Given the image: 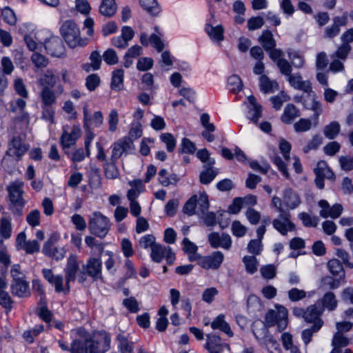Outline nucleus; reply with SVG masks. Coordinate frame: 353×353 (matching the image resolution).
I'll use <instances>...</instances> for the list:
<instances>
[{
    "label": "nucleus",
    "instance_id": "f257e3e1",
    "mask_svg": "<svg viewBox=\"0 0 353 353\" xmlns=\"http://www.w3.org/2000/svg\"><path fill=\"white\" fill-rule=\"evenodd\" d=\"M110 338L105 332H94L87 336L83 342L73 341L71 353H105L110 348Z\"/></svg>",
    "mask_w": 353,
    "mask_h": 353
},
{
    "label": "nucleus",
    "instance_id": "f03ea898",
    "mask_svg": "<svg viewBox=\"0 0 353 353\" xmlns=\"http://www.w3.org/2000/svg\"><path fill=\"white\" fill-rule=\"evenodd\" d=\"M290 85L296 90L303 91L305 94L303 107L309 110H318L321 109V105L316 100V94L312 90L310 81L303 80L300 73H295L288 78Z\"/></svg>",
    "mask_w": 353,
    "mask_h": 353
},
{
    "label": "nucleus",
    "instance_id": "7ed1b4c3",
    "mask_svg": "<svg viewBox=\"0 0 353 353\" xmlns=\"http://www.w3.org/2000/svg\"><path fill=\"white\" fill-rule=\"evenodd\" d=\"M301 203L300 195L291 188H286L283 190L281 198L274 196L271 201L272 207L277 212L295 210Z\"/></svg>",
    "mask_w": 353,
    "mask_h": 353
},
{
    "label": "nucleus",
    "instance_id": "20e7f679",
    "mask_svg": "<svg viewBox=\"0 0 353 353\" xmlns=\"http://www.w3.org/2000/svg\"><path fill=\"white\" fill-rule=\"evenodd\" d=\"M62 37L71 48L84 47L88 43V39L80 37V29L77 25L71 20L66 21L60 28Z\"/></svg>",
    "mask_w": 353,
    "mask_h": 353
},
{
    "label": "nucleus",
    "instance_id": "39448f33",
    "mask_svg": "<svg viewBox=\"0 0 353 353\" xmlns=\"http://www.w3.org/2000/svg\"><path fill=\"white\" fill-rule=\"evenodd\" d=\"M288 310L282 305H276L270 310L265 316V326H276L279 332L285 330L288 324Z\"/></svg>",
    "mask_w": 353,
    "mask_h": 353
},
{
    "label": "nucleus",
    "instance_id": "423d86ee",
    "mask_svg": "<svg viewBox=\"0 0 353 353\" xmlns=\"http://www.w3.org/2000/svg\"><path fill=\"white\" fill-rule=\"evenodd\" d=\"M24 183L21 180H16L11 182L6 188L11 203L16 207L12 210L13 212L18 215H21L22 208L26 204L23 197Z\"/></svg>",
    "mask_w": 353,
    "mask_h": 353
},
{
    "label": "nucleus",
    "instance_id": "0eeeda50",
    "mask_svg": "<svg viewBox=\"0 0 353 353\" xmlns=\"http://www.w3.org/2000/svg\"><path fill=\"white\" fill-rule=\"evenodd\" d=\"M110 219L99 212H94L89 219L90 232L99 238H104L110 229Z\"/></svg>",
    "mask_w": 353,
    "mask_h": 353
},
{
    "label": "nucleus",
    "instance_id": "6e6552de",
    "mask_svg": "<svg viewBox=\"0 0 353 353\" xmlns=\"http://www.w3.org/2000/svg\"><path fill=\"white\" fill-rule=\"evenodd\" d=\"M65 278L70 283L77 279L81 283L86 280L85 272L79 269V263L76 255H70L68 259L67 264L64 270Z\"/></svg>",
    "mask_w": 353,
    "mask_h": 353
},
{
    "label": "nucleus",
    "instance_id": "1a4fd4ad",
    "mask_svg": "<svg viewBox=\"0 0 353 353\" xmlns=\"http://www.w3.org/2000/svg\"><path fill=\"white\" fill-rule=\"evenodd\" d=\"M43 278L54 288L57 293L68 294L70 291V284L61 274H54L51 269L43 268L41 271Z\"/></svg>",
    "mask_w": 353,
    "mask_h": 353
},
{
    "label": "nucleus",
    "instance_id": "9d476101",
    "mask_svg": "<svg viewBox=\"0 0 353 353\" xmlns=\"http://www.w3.org/2000/svg\"><path fill=\"white\" fill-rule=\"evenodd\" d=\"M111 161H117L123 154H127L134 150L133 139L124 137L118 139L111 146Z\"/></svg>",
    "mask_w": 353,
    "mask_h": 353
},
{
    "label": "nucleus",
    "instance_id": "9b49d317",
    "mask_svg": "<svg viewBox=\"0 0 353 353\" xmlns=\"http://www.w3.org/2000/svg\"><path fill=\"white\" fill-rule=\"evenodd\" d=\"M59 236L57 234H52L48 239L45 242L43 246V253L56 261L61 260L64 258L65 250L63 247H57L55 243L58 241Z\"/></svg>",
    "mask_w": 353,
    "mask_h": 353
},
{
    "label": "nucleus",
    "instance_id": "f8f14e48",
    "mask_svg": "<svg viewBox=\"0 0 353 353\" xmlns=\"http://www.w3.org/2000/svg\"><path fill=\"white\" fill-rule=\"evenodd\" d=\"M347 23L348 15L347 12H344L341 16L334 17L332 25L324 29L323 37L325 39H334L340 34L341 27L345 26Z\"/></svg>",
    "mask_w": 353,
    "mask_h": 353
},
{
    "label": "nucleus",
    "instance_id": "ddd939ff",
    "mask_svg": "<svg viewBox=\"0 0 353 353\" xmlns=\"http://www.w3.org/2000/svg\"><path fill=\"white\" fill-rule=\"evenodd\" d=\"M279 212L278 218L273 220L274 228L282 235H286L288 232L294 231L296 226L290 220V213L288 211Z\"/></svg>",
    "mask_w": 353,
    "mask_h": 353
},
{
    "label": "nucleus",
    "instance_id": "4468645a",
    "mask_svg": "<svg viewBox=\"0 0 353 353\" xmlns=\"http://www.w3.org/2000/svg\"><path fill=\"white\" fill-rule=\"evenodd\" d=\"M318 206L321 208L319 211V216L322 218L327 219L330 217L332 219L339 218L343 211V208L340 203H335L330 205L327 201L321 199L318 202Z\"/></svg>",
    "mask_w": 353,
    "mask_h": 353
},
{
    "label": "nucleus",
    "instance_id": "2eb2a0df",
    "mask_svg": "<svg viewBox=\"0 0 353 353\" xmlns=\"http://www.w3.org/2000/svg\"><path fill=\"white\" fill-rule=\"evenodd\" d=\"M81 134V131L79 125H73L70 130L67 126H64L60 139L61 145L64 149L70 148L75 144Z\"/></svg>",
    "mask_w": 353,
    "mask_h": 353
},
{
    "label": "nucleus",
    "instance_id": "dca6fc26",
    "mask_svg": "<svg viewBox=\"0 0 353 353\" xmlns=\"http://www.w3.org/2000/svg\"><path fill=\"white\" fill-rule=\"evenodd\" d=\"M224 255L220 251L212 252L206 256H200L198 264L204 269H218L223 261Z\"/></svg>",
    "mask_w": 353,
    "mask_h": 353
},
{
    "label": "nucleus",
    "instance_id": "f3484780",
    "mask_svg": "<svg viewBox=\"0 0 353 353\" xmlns=\"http://www.w3.org/2000/svg\"><path fill=\"white\" fill-rule=\"evenodd\" d=\"M28 149V145L23 142L20 137H13L8 144L6 154L20 160Z\"/></svg>",
    "mask_w": 353,
    "mask_h": 353
},
{
    "label": "nucleus",
    "instance_id": "a211bd4d",
    "mask_svg": "<svg viewBox=\"0 0 353 353\" xmlns=\"http://www.w3.org/2000/svg\"><path fill=\"white\" fill-rule=\"evenodd\" d=\"M85 276H90L94 281L102 279V263L99 259L90 258L83 265Z\"/></svg>",
    "mask_w": 353,
    "mask_h": 353
},
{
    "label": "nucleus",
    "instance_id": "6ab92c4d",
    "mask_svg": "<svg viewBox=\"0 0 353 353\" xmlns=\"http://www.w3.org/2000/svg\"><path fill=\"white\" fill-rule=\"evenodd\" d=\"M48 54L52 57H61L65 54V46L62 40L58 37H52L44 44Z\"/></svg>",
    "mask_w": 353,
    "mask_h": 353
},
{
    "label": "nucleus",
    "instance_id": "aec40b11",
    "mask_svg": "<svg viewBox=\"0 0 353 353\" xmlns=\"http://www.w3.org/2000/svg\"><path fill=\"white\" fill-rule=\"evenodd\" d=\"M208 241L214 248L221 247L228 250L232 245L231 237L228 234L219 235L217 232H212L208 235Z\"/></svg>",
    "mask_w": 353,
    "mask_h": 353
},
{
    "label": "nucleus",
    "instance_id": "412c9836",
    "mask_svg": "<svg viewBox=\"0 0 353 353\" xmlns=\"http://www.w3.org/2000/svg\"><path fill=\"white\" fill-rule=\"evenodd\" d=\"M225 316L223 314H219L210 323L213 330H219L225 334L229 337L234 336V332L228 322L225 319Z\"/></svg>",
    "mask_w": 353,
    "mask_h": 353
},
{
    "label": "nucleus",
    "instance_id": "4be33fe9",
    "mask_svg": "<svg viewBox=\"0 0 353 353\" xmlns=\"http://www.w3.org/2000/svg\"><path fill=\"white\" fill-rule=\"evenodd\" d=\"M205 348L210 353H221L222 345L221 337L215 334H207Z\"/></svg>",
    "mask_w": 353,
    "mask_h": 353
},
{
    "label": "nucleus",
    "instance_id": "5701e85b",
    "mask_svg": "<svg viewBox=\"0 0 353 353\" xmlns=\"http://www.w3.org/2000/svg\"><path fill=\"white\" fill-rule=\"evenodd\" d=\"M323 312V308L318 303L311 305L305 310V320L308 323L315 324L319 321H323L320 318Z\"/></svg>",
    "mask_w": 353,
    "mask_h": 353
},
{
    "label": "nucleus",
    "instance_id": "b1692460",
    "mask_svg": "<svg viewBox=\"0 0 353 353\" xmlns=\"http://www.w3.org/2000/svg\"><path fill=\"white\" fill-rule=\"evenodd\" d=\"M323 310L327 309L329 311L334 310L338 306V300L335 294L331 291L327 292L317 302Z\"/></svg>",
    "mask_w": 353,
    "mask_h": 353
},
{
    "label": "nucleus",
    "instance_id": "393cba45",
    "mask_svg": "<svg viewBox=\"0 0 353 353\" xmlns=\"http://www.w3.org/2000/svg\"><path fill=\"white\" fill-rule=\"evenodd\" d=\"M12 293L21 298L28 297L30 294V288L26 280L12 282L11 285Z\"/></svg>",
    "mask_w": 353,
    "mask_h": 353
},
{
    "label": "nucleus",
    "instance_id": "a878e982",
    "mask_svg": "<svg viewBox=\"0 0 353 353\" xmlns=\"http://www.w3.org/2000/svg\"><path fill=\"white\" fill-rule=\"evenodd\" d=\"M350 343V339L340 332H336L334 334L332 346V350L330 353H341L342 348L347 346Z\"/></svg>",
    "mask_w": 353,
    "mask_h": 353
},
{
    "label": "nucleus",
    "instance_id": "bb28decb",
    "mask_svg": "<svg viewBox=\"0 0 353 353\" xmlns=\"http://www.w3.org/2000/svg\"><path fill=\"white\" fill-rule=\"evenodd\" d=\"M85 125L91 128L102 123L103 117L101 112H84Z\"/></svg>",
    "mask_w": 353,
    "mask_h": 353
},
{
    "label": "nucleus",
    "instance_id": "cd10ccee",
    "mask_svg": "<svg viewBox=\"0 0 353 353\" xmlns=\"http://www.w3.org/2000/svg\"><path fill=\"white\" fill-rule=\"evenodd\" d=\"M343 263L338 259H332L327 261V268L330 273L334 276H340V279L345 278V272Z\"/></svg>",
    "mask_w": 353,
    "mask_h": 353
},
{
    "label": "nucleus",
    "instance_id": "c85d7f7f",
    "mask_svg": "<svg viewBox=\"0 0 353 353\" xmlns=\"http://www.w3.org/2000/svg\"><path fill=\"white\" fill-rule=\"evenodd\" d=\"M131 188L127 192L128 200H137L139 194L143 192L144 186L141 180L136 179L128 182Z\"/></svg>",
    "mask_w": 353,
    "mask_h": 353
},
{
    "label": "nucleus",
    "instance_id": "c756f323",
    "mask_svg": "<svg viewBox=\"0 0 353 353\" xmlns=\"http://www.w3.org/2000/svg\"><path fill=\"white\" fill-rule=\"evenodd\" d=\"M318 114H315L310 119H301L294 124V130L297 132H305L309 130L312 125H317Z\"/></svg>",
    "mask_w": 353,
    "mask_h": 353
},
{
    "label": "nucleus",
    "instance_id": "7c9ffc66",
    "mask_svg": "<svg viewBox=\"0 0 353 353\" xmlns=\"http://www.w3.org/2000/svg\"><path fill=\"white\" fill-rule=\"evenodd\" d=\"M182 243L183 245V251L189 255V260L190 261H197L201 255L196 252L198 249L196 245L190 241L188 238H184Z\"/></svg>",
    "mask_w": 353,
    "mask_h": 353
},
{
    "label": "nucleus",
    "instance_id": "2f4dec72",
    "mask_svg": "<svg viewBox=\"0 0 353 353\" xmlns=\"http://www.w3.org/2000/svg\"><path fill=\"white\" fill-rule=\"evenodd\" d=\"M259 41L265 51H270L276 46V41L273 34L271 31L268 30L262 32L261 35L259 37Z\"/></svg>",
    "mask_w": 353,
    "mask_h": 353
},
{
    "label": "nucleus",
    "instance_id": "473e14b6",
    "mask_svg": "<svg viewBox=\"0 0 353 353\" xmlns=\"http://www.w3.org/2000/svg\"><path fill=\"white\" fill-rule=\"evenodd\" d=\"M41 103L46 108H50L56 103L54 92L49 87L44 86L40 94Z\"/></svg>",
    "mask_w": 353,
    "mask_h": 353
},
{
    "label": "nucleus",
    "instance_id": "72a5a7b5",
    "mask_svg": "<svg viewBox=\"0 0 353 353\" xmlns=\"http://www.w3.org/2000/svg\"><path fill=\"white\" fill-rule=\"evenodd\" d=\"M205 30L210 39L214 41H221L223 40L224 29L221 25L212 26L207 24Z\"/></svg>",
    "mask_w": 353,
    "mask_h": 353
},
{
    "label": "nucleus",
    "instance_id": "f704fd0d",
    "mask_svg": "<svg viewBox=\"0 0 353 353\" xmlns=\"http://www.w3.org/2000/svg\"><path fill=\"white\" fill-rule=\"evenodd\" d=\"M179 181V177L176 174H169L165 169H161L159 172V182L163 186L170 185H175Z\"/></svg>",
    "mask_w": 353,
    "mask_h": 353
},
{
    "label": "nucleus",
    "instance_id": "c9c22d12",
    "mask_svg": "<svg viewBox=\"0 0 353 353\" xmlns=\"http://www.w3.org/2000/svg\"><path fill=\"white\" fill-rule=\"evenodd\" d=\"M117 8L115 0H102L99 12L105 17H111L116 13Z\"/></svg>",
    "mask_w": 353,
    "mask_h": 353
},
{
    "label": "nucleus",
    "instance_id": "e433bc0d",
    "mask_svg": "<svg viewBox=\"0 0 353 353\" xmlns=\"http://www.w3.org/2000/svg\"><path fill=\"white\" fill-rule=\"evenodd\" d=\"M124 71L122 69L114 70L112 73L110 87L114 90H121L123 88Z\"/></svg>",
    "mask_w": 353,
    "mask_h": 353
},
{
    "label": "nucleus",
    "instance_id": "4c0bfd02",
    "mask_svg": "<svg viewBox=\"0 0 353 353\" xmlns=\"http://www.w3.org/2000/svg\"><path fill=\"white\" fill-rule=\"evenodd\" d=\"M260 88L265 93H272L279 89V84L276 81H272L266 75L260 77Z\"/></svg>",
    "mask_w": 353,
    "mask_h": 353
},
{
    "label": "nucleus",
    "instance_id": "58836bf2",
    "mask_svg": "<svg viewBox=\"0 0 353 353\" xmlns=\"http://www.w3.org/2000/svg\"><path fill=\"white\" fill-rule=\"evenodd\" d=\"M12 220L9 216H2L0 219V236L8 239L12 235Z\"/></svg>",
    "mask_w": 353,
    "mask_h": 353
},
{
    "label": "nucleus",
    "instance_id": "ea45409f",
    "mask_svg": "<svg viewBox=\"0 0 353 353\" xmlns=\"http://www.w3.org/2000/svg\"><path fill=\"white\" fill-rule=\"evenodd\" d=\"M314 172L316 175L322 176L330 180H334L335 179L334 174L324 161H321L317 163Z\"/></svg>",
    "mask_w": 353,
    "mask_h": 353
},
{
    "label": "nucleus",
    "instance_id": "a19ab883",
    "mask_svg": "<svg viewBox=\"0 0 353 353\" xmlns=\"http://www.w3.org/2000/svg\"><path fill=\"white\" fill-rule=\"evenodd\" d=\"M141 6L152 16L161 12V8L156 0H139Z\"/></svg>",
    "mask_w": 353,
    "mask_h": 353
},
{
    "label": "nucleus",
    "instance_id": "79ce46f5",
    "mask_svg": "<svg viewBox=\"0 0 353 353\" xmlns=\"http://www.w3.org/2000/svg\"><path fill=\"white\" fill-rule=\"evenodd\" d=\"M58 77L55 74V71L52 69H48L42 75L40 79V83L45 86L52 88L55 85Z\"/></svg>",
    "mask_w": 353,
    "mask_h": 353
},
{
    "label": "nucleus",
    "instance_id": "37998d69",
    "mask_svg": "<svg viewBox=\"0 0 353 353\" xmlns=\"http://www.w3.org/2000/svg\"><path fill=\"white\" fill-rule=\"evenodd\" d=\"M243 87V82L239 76L236 74L231 75L228 79V89L233 93H238Z\"/></svg>",
    "mask_w": 353,
    "mask_h": 353
},
{
    "label": "nucleus",
    "instance_id": "c03bdc74",
    "mask_svg": "<svg viewBox=\"0 0 353 353\" xmlns=\"http://www.w3.org/2000/svg\"><path fill=\"white\" fill-rule=\"evenodd\" d=\"M168 247H164L159 243H156L151 249L150 257L155 263H160L166 253Z\"/></svg>",
    "mask_w": 353,
    "mask_h": 353
},
{
    "label": "nucleus",
    "instance_id": "a18cd8bd",
    "mask_svg": "<svg viewBox=\"0 0 353 353\" xmlns=\"http://www.w3.org/2000/svg\"><path fill=\"white\" fill-rule=\"evenodd\" d=\"M339 285V280L335 279L330 276H325L321 278L319 288L322 290H325L327 289L334 290L338 288Z\"/></svg>",
    "mask_w": 353,
    "mask_h": 353
},
{
    "label": "nucleus",
    "instance_id": "49530a36",
    "mask_svg": "<svg viewBox=\"0 0 353 353\" xmlns=\"http://www.w3.org/2000/svg\"><path fill=\"white\" fill-rule=\"evenodd\" d=\"M323 325V321H319L310 329H305L302 332L301 336L305 345H307L312 340L314 333L318 332Z\"/></svg>",
    "mask_w": 353,
    "mask_h": 353
},
{
    "label": "nucleus",
    "instance_id": "de8ad7c7",
    "mask_svg": "<svg viewBox=\"0 0 353 353\" xmlns=\"http://www.w3.org/2000/svg\"><path fill=\"white\" fill-rule=\"evenodd\" d=\"M243 263L248 273L252 274L257 271L259 262L254 256H245Z\"/></svg>",
    "mask_w": 353,
    "mask_h": 353
},
{
    "label": "nucleus",
    "instance_id": "09e8293b",
    "mask_svg": "<svg viewBox=\"0 0 353 353\" xmlns=\"http://www.w3.org/2000/svg\"><path fill=\"white\" fill-rule=\"evenodd\" d=\"M352 48L350 45H344L341 43L336 48V51L331 54V59H339L341 61H345L350 54Z\"/></svg>",
    "mask_w": 353,
    "mask_h": 353
},
{
    "label": "nucleus",
    "instance_id": "8fccbe9b",
    "mask_svg": "<svg viewBox=\"0 0 353 353\" xmlns=\"http://www.w3.org/2000/svg\"><path fill=\"white\" fill-rule=\"evenodd\" d=\"M117 161L105 162L104 165L105 175L109 179H115L119 176V171L116 165Z\"/></svg>",
    "mask_w": 353,
    "mask_h": 353
},
{
    "label": "nucleus",
    "instance_id": "3c124183",
    "mask_svg": "<svg viewBox=\"0 0 353 353\" xmlns=\"http://www.w3.org/2000/svg\"><path fill=\"white\" fill-rule=\"evenodd\" d=\"M117 340L119 341L118 347L120 353H132L133 343L130 342L125 336L119 334Z\"/></svg>",
    "mask_w": 353,
    "mask_h": 353
},
{
    "label": "nucleus",
    "instance_id": "603ef678",
    "mask_svg": "<svg viewBox=\"0 0 353 353\" xmlns=\"http://www.w3.org/2000/svg\"><path fill=\"white\" fill-rule=\"evenodd\" d=\"M298 216L305 227L316 228L319 224V218L315 216H311L307 212H301L298 214Z\"/></svg>",
    "mask_w": 353,
    "mask_h": 353
},
{
    "label": "nucleus",
    "instance_id": "864d4df0",
    "mask_svg": "<svg viewBox=\"0 0 353 353\" xmlns=\"http://www.w3.org/2000/svg\"><path fill=\"white\" fill-rule=\"evenodd\" d=\"M335 254L338 257L339 260H341V263L345 266L350 269L353 268V263L350 261V256L345 250L336 248L335 250Z\"/></svg>",
    "mask_w": 353,
    "mask_h": 353
},
{
    "label": "nucleus",
    "instance_id": "5fc2aeb1",
    "mask_svg": "<svg viewBox=\"0 0 353 353\" xmlns=\"http://www.w3.org/2000/svg\"><path fill=\"white\" fill-rule=\"evenodd\" d=\"M160 139L165 144L168 152H172L174 150L176 141L172 134L168 132L163 133L160 136Z\"/></svg>",
    "mask_w": 353,
    "mask_h": 353
},
{
    "label": "nucleus",
    "instance_id": "6e6d98bb",
    "mask_svg": "<svg viewBox=\"0 0 353 353\" xmlns=\"http://www.w3.org/2000/svg\"><path fill=\"white\" fill-rule=\"evenodd\" d=\"M339 130L340 125L334 121L325 127L323 133L327 138L333 139L339 134Z\"/></svg>",
    "mask_w": 353,
    "mask_h": 353
},
{
    "label": "nucleus",
    "instance_id": "4d7b16f0",
    "mask_svg": "<svg viewBox=\"0 0 353 353\" xmlns=\"http://www.w3.org/2000/svg\"><path fill=\"white\" fill-rule=\"evenodd\" d=\"M102 58L104 61L110 65H115L119 62V57L116 51L112 48H108L106 50L103 55Z\"/></svg>",
    "mask_w": 353,
    "mask_h": 353
},
{
    "label": "nucleus",
    "instance_id": "13d9d810",
    "mask_svg": "<svg viewBox=\"0 0 353 353\" xmlns=\"http://www.w3.org/2000/svg\"><path fill=\"white\" fill-rule=\"evenodd\" d=\"M156 243L155 237L153 235L146 234L139 239L137 247L143 249H148L150 248L151 250Z\"/></svg>",
    "mask_w": 353,
    "mask_h": 353
},
{
    "label": "nucleus",
    "instance_id": "bf43d9fd",
    "mask_svg": "<svg viewBox=\"0 0 353 353\" xmlns=\"http://www.w3.org/2000/svg\"><path fill=\"white\" fill-rule=\"evenodd\" d=\"M2 19L9 25H14L17 22V18L14 11L9 7L4 8L1 11Z\"/></svg>",
    "mask_w": 353,
    "mask_h": 353
},
{
    "label": "nucleus",
    "instance_id": "052dcab7",
    "mask_svg": "<svg viewBox=\"0 0 353 353\" xmlns=\"http://www.w3.org/2000/svg\"><path fill=\"white\" fill-rule=\"evenodd\" d=\"M31 61L37 68H46L48 65V59L41 54L34 52L31 56Z\"/></svg>",
    "mask_w": 353,
    "mask_h": 353
},
{
    "label": "nucleus",
    "instance_id": "680f3d73",
    "mask_svg": "<svg viewBox=\"0 0 353 353\" xmlns=\"http://www.w3.org/2000/svg\"><path fill=\"white\" fill-rule=\"evenodd\" d=\"M41 213L38 210L30 211L26 216L27 223L34 228L40 225Z\"/></svg>",
    "mask_w": 353,
    "mask_h": 353
},
{
    "label": "nucleus",
    "instance_id": "e2e57ef3",
    "mask_svg": "<svg viewBox=\"0 0 353 353\" xmlns=\"http://www.w3.org/2000/svg\"><path fill=\"white\" fill-rule=\"evenodd\" d=\"M197 196L193 195L185 203L183 206V212L185 214L191 216L195 213L196 207Z\"/></svg>",
    "mask_w": 353,
    "mask_h": 353
},
{
    "label": "nucleus",
    "instance_id": "0e129e2a",
    "mask_svg": "<svg viewBox=\"0 0 353 353\" xmlns=\"http://www.w3.org/2000/svg\"><path fill=\"white\" fill-rule=\"evenodd\" d=\"M153 59L150 57H141L139 59L137 63V68L139 71H147L153 66Z\"/></svg>",
    "mask_w": 353,
    "mask_h": 353
},
{
    "label": "nucleus",
    "instance_id": "69168bd1",
    "mask_svg": "<svg viewBox=\"0 0 353 353\" xmlns=\"http://www.w3.org/2000/svg\"><path fill=\"white\" fill-rule=\"evenodd\" d=\"M10 274L12 278V282L25 280V274L19 264L17 263L12 265Z\"/></svg>",
    "mask_w": 353,
    "mask_h": 353
},
{
    "label": "nucleus",
    "instance_id": "338daca9",
    "mask_svg": "<svg viewBox=\"0 0 353 353\" xmlns=\"http://www.w3.org/2000/svg\"><path fill=\"white\" fill-rule=\"evenodd\" d=\"M262 276L265 279H272L276 276V270L273 265H266L260 269Z\"/></svg>",
    "mask_w": 353,
    "mask_h": 353
},
{
    "label": "nucleus",
    "instance_id": "774afa93",
    "mask_svg": "<svg viewBox=\"0 0 353 353\" xmlns=\"http://www.w3.org/2000/svg\"><path fill=\"white\" fill-rule=\"evenodd\" d=\"M340 298L344 303L353 305V288H343L340 294Z\"/></svg>",
    "mask_w": 353,
    "mask_h": 353
}]
</instances>
